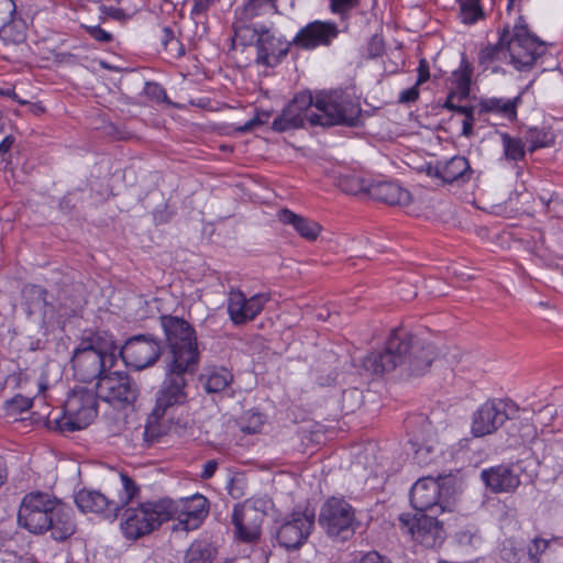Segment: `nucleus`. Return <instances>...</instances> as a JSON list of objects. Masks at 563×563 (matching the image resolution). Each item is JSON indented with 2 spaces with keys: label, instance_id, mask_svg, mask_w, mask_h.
<instances>
[{
  "label": "nucleus",
  "instance_id": "f257e3e1",
  "mask_svg": "<svg viewBox=\"0 0 563 563\" xmlns=\"http://www.w3.org/2000/svg\"><path fill=\"white\" fill-rule=\"evenodd\" d=\"M362 109L358 102L343 91L321 92L313 99L311 92L301 91L283 109L272 123L276 132L311 126L346 125L361 123Z\"/></svg>",
  "mask_w": 563,
  "mask_h": 563
},
{
  "label": "nucleus",
  "instance_id": "f03ea898",
  "mask_svg": "<svg viewBox=\"0 0 563 563\" xmlns=\"http://www.w3.org/2000/svg\"><path fill=\"white\" fill-rule=\"evenodd\" d=\"M18 523L36 536L49 532L51 538L59 542L76 531L71 508L42 490H33L23 496L18 510Z\"/></svg>",
  "mask_w": 563,
  "mask_h": 563
},
{
  "label": "nucleus",
  "instance_id": "7ed1b4c3",
  "mask_svg": "<svg viewBox=\"0 0 563 563\" xmlns=\"http://www.w3.org/2000/svg\"><path fill=\"white\" fill-rule=\"evenodd\" d=\"M519 22L515 24L512 32L509 25H505L499 33L498 42L487 45L478 53V63L485 69L494 62L505 60L520 71L529 70L542 54V44L529 33L526 25Z\"/></svg>",
  "mask_w": 563,
  "mask_h": 563
},
{
  "label": "nucleus",
  "instance_id": "20e7f679",
  "mask_svg": "<svg viewBox=\"0 0 563 563\" xmlns=\"http://www.w3.org/2000/svg\"><path fill=\"white\" fill-rule=\"evenodd\" d=\"M271 20L233 23V42L256 48L255 62L265 67H275L287 56L291 42L277 36Z\"/></svg>",
  "mask_w": 563,
  "mask_h": 563
},
{
  "label": "nucleus",
  "instance_id": "39448f33",
  "mask_svg": "<svg viewBox=\"0 0 563 563\" xmlns=\"http://www.w3.org/2000/svg\"><path fill=\"white\" fill-rule=\"evenodd\" d=\"M113 364V355L106 352L101 336L95 332L81 338L71 357L74 376L82 383L100 380Z\"/></svg>",
  "mask_w": 563,
  "mask_h": 563
},
{
  "label": "nucleus",
  "instance_id": "423d86ee",
  "mask_svg": "<svg viewBox=\"0 0 563 563\" xmlns=\"http://www.w3.org/2000/svg\"><path fill=\"white\" fill-rule=\"evenodd\" d=\"M198 365L165 362V376L155 394V406L152 410L155 419L187 402L189 377L195 375Z\"/></svg>",
  "mask_w": 563,
  "mask_h": 563
},
{
  "label": "nucleus",
  "instance_id": "0eeeda50",
  "mask_svg": "<svg viewBox=\"0 0 563 563\" xmlns=\"http://www.w3.org/2000/svg\"><path fill=\"white\" fill-rule=\"evenodd\" d=\"M173 509L167 497L126 508L120 525L123 536L128 540H137L152 533L170 520Z\"/></svg>",
  "mask_w": 563,
  "mask_h": 563
},
{
  "label": "nucleus",
  "instance_id": "6e6552de",
  "mask_svg": "<svg viewBox=\"0 0 563 563\" xmlns=\"http://www.w3.org/2000/svg\"><path fill=\"white\" fill-rule=\"evenodd\" d=\"M167 352L164 362L199 364L200 352L195 329L183 318L164 314L159 318Z\"/></svg>",
  "mask_w": 563,
  "mask_h": 563
},
{
  "label": "nucleus",
  "instance_id": "1a4fd4ad",
  "mask_svg": "<svg viewBox=\"0 0 563 563\" xmlns=\"http://www.w3.org/2000/svg\"><path fill=\"white\" fill-rule=\"evenodd\" d=\"M96 389L76 386L64 404V416L55 419V428L60 432H74L88 427L98 413Z\"/></svg>",
  "mask_w": 563,
  "mask_h": 563
},
{
  "label": "nucleus",
  "instance_id": "9d476101",
  "mask_svg": "<svg viewBox=\"0 0 563 563\" xmlns=\"http://www.w3.org/2000/svg\"><path fill=\"white\" fill-rule=\"evenodd\" d=\"M318 523L329 538L341 542L351 539L360 527L354 507L339 497H330L322 504Z\"/></svg>",
  "mask_w": 563,
  "mask_h": 563
},
{
  "label": "nucleus",
  "instance_id": "9b49d317",
  "mask_svg": "<svg viewBox=\"0 0 563 563\" xmlns=\"http://www.w3.org/2000/svg\"><path fill=\"white\" fill-rule=\"evenodd\" d=\"M439 514L415 512L401 514L398 518L402 533L409 534L421 545L433 549L445 540L442 523L437 519Z\"/></svg>",
  "mask_w": 563,
  "mask_h": 563
},
{
  "label": "nucleus",
  "instance_id": "f8f14e48",
  "mask_svg": "<svg viewBox=\"0 0 563 563\" xmlns=\"http://www.w3.org/2000/svg\"><path fill=\"white\" fill-rule=\"evenodd\" d=\"M120 355L126 366L142 371L153 366L161 358L162 342L151 333L135 334L124 342Z\"/></svg>",
  "mask_w": 563,
  "mask_h": 563
},
{
  "label": "nucleus",
  "instance_id": "ddd939ff",
  "mask_svg": "<svg viewBox=\"0 0 563 563\" xmlns=\"http://www.w3.org/2000/svg\"><path fill=\"white\" fill-rule=\"evenodd\" d=\"M95 387L99 399L112 405H133L140 396L137 383L124 372L109 371Z\"/></svg>",
  "mask_w": 563,
  "mask_h": 563
},
{
  "label": "nucleus",
  "instance_id": "4468645a",
  "mask_svg": "<svg viewBox=\"0 0 563 563\" xmlns=\"http://www.w3.org/2000/svg\"><path fill=\"white\" fill-rule=\"evenodd\" d=\"M314 521L316 514L313 509L296 507L276 532L279 545L287 550L299 549L310 536Z\"/></svg>",
  "mask_w": 563,
  "mask_h": 563
},
{
  "label": "nucleus",
  "instance_id": "2eb2a0df",
  "mask_svg": "<svg viewBox=\"0 0 563 563\" xmlns=\"http://www.w3.org/2000/svg\"><path fill=\"white\" fill-rule=\"evenodd\" d=\"M517 411L518 407L511 401L494 399L484 402L473 415V435L484 437L494 433Z\"/></svg>",
  "mask_w": 563,
  "mask_h": 563
},
{
  "label": "nucleus",
  "instance_id": "dca6fc26",
  "mask_svg": "<svg viewBox=\"0 0 563 563\" xmlns=\"http://www.w3.org/2000/svg\"><path fill=\"white\" fill-rule=\"evenodd\" d=\"M398 334L408 343V347L402 352L401 371L410 376L426 374L437 357L433 344L404 330H398Z\"/></svg>",
  "mask_w": 563,
  "mask_h": 563
},
{
  "label": "nucleus",
  "instance_id": "f3484780",
  "mask_svg": "<svg viewBox=\"0 0 563 563\" xmlns=\"http://www.w3.org/2000/svg\"><path fill=\"white\" fill-rule=\"evenodd\" d=\"M408 347V343L398 334V330L394 331L388 338L386 346L383 351L369 353L363 360L365 371L379 375L394 371L396 367L401 368L402 352Z\"/></svg>",
  "mask_w": 563,
  "mask_h": 563
},
{
  "label": "nucleus",
  "instance_id": "a211bd4d",
  "mask_svg": "<svg viewBox=\"0 0 563 563\" xmlns=\"http://www.w3.org/2000/svg\"><path fill=\"white\" fill-rule=\"evenodd\" d=\"M410 504L416 512L442 514L446 510V505L442 500L441 485L432 477L420 478L412 485Z\"/></svg>",
  "mask_w": 563,
  "mask_h": 563
},
{
  "label": "nucleus",
  "instance_id": "6ab92c4d",
  "mask_svg": "<svg viewBox=\"0 0 563 563\" xmlns=\"http://www.w3.org/2000/svg\"><path fill=\"white\" fill-rule=\"evenodd\" d=\"M268 294H256L250 298L240 290L231 289L228 298V313L235 325L254 320L269 301Z\"/></svg>",
  "mask_w": 563,
  "mask_h": 563
},
{
  "label": "nucleus",
  "instance_id": "aec40b11",
  "mask_svg": "<svg viewBox=\"0 0 563 563\" xmlns=\"http://www.w3.org/2000/svg\"><path fill=\"white\" fill-rule=\"evenodd\" d=\"M265 514L250 505H235L231 522L235 538L244 543H255L262 533Z\"/></svg>",
  "mask_w": 563,
  "mask_h": 563
},
{
  "label": "nucleus",
  "instance_id": "412c9836",
  "mask_svg": "<svg viewBox=\"0 0 563 563\" xmlns=\"http://www.w3.org/2000/svg\"><path fill=\"white\" fill-rule=\"evenodd\" d=\"M169 501L175 508L170 514V520L177 519L185 530L197 529L209 514V501L200 494L179 500L169 498Z\"/></svg>",
  "mask_w": 563,
  "mask_h": 563
},
{
  "label": "nucleus",
  "instance_id": "4be33fe9",
  "mask_svg": "<svg viewBox=\"0 0 563 563\" xmlns=\"http://www.w3.org/2000/svg\"><path fill=\"white\" fill-rule=\"evenodd\" d=\"M474 170L464 156H453L446 161H438L434 165L429 164L427 175L440 179L443 184L459 186L472 179Z\"/></svg>",
  "mask_w": 563,
  "mask_h": 563
},
{
  "label": "nucleus",
  "instance_id": "5701e85b",
  "mask_svg": "<svg viewBox=\"0 0 563 563\" xmlns=\"http://www.w3.org/2000/svg\"><path fill=\"white\" fill-rule=\"evenodd\" d=\"M338 34L339 29L335 23L313 21L302 27L291 43L299 48L313 49L330 45Z\"/></svg>",
  "mask_w": 563,
  "mask_h": 563
},
{
  "label": "nucleus",
  "instance_id": "b1692460",
  "mask_svg": "<svg viewBox=\"0 0 563 563\" xmlns=\"http://www.w3.org/2000/svg\"><path fill=\"white\" fill-rule=\"evenodd\" d=\"M519 471V466L500 464L483 470L481 478L492 493H512L521 483Z\"/></svg>",
  "mask_w": 563,
  "mask_h": 563
},
{
  "label": "nucleus",
  "instance_id": "393cba45",
  "mask_svg": "<svg viewBox=\"0 0 563 563\" xmlns=\"http://www.w3.org/2000/svg\"><path fill=\"white\" fill-rule=\"evenodd\" d=\"M367 196L377 201L395 206L408 205L410 202V192L402 188L398 183L384 180L369 183Z\"/></svg>",
  "mask_w": 563,
  "mask_h": 563
},
{
  "label": "nucleus",
  "instance_id": "a878e982",
  "mask_svg": "<svg viewBox=\"0 0 563 563\" xmlns=\"http://www.w3.org/2000/svg\"><path fill=\"white\" fill-rule=\"evenodd\" d=\"M75 504L81 512H93L104 519L114 520L109 497L98 490L82 488L75 495Z\"/></svg>",
  "mask_w": 563,
  "mask_h": 563
},
{
  "label": "nucleus",
  "instance_id": "bb28decb",
  "mask_svg": "<svg viewBox=\"0 0 563 563\" xmlns=\"http://www.w3.org/2000/svg\"><path fill=\"white\" fill-rule=\"evenodd\" d=\"M277 13V0H249L235 9L233 23L271 20Z\"/></svg>",
  "mask_w": 563,
  "mask_h": 563
},
{
  "label": "nucleus",
  "instance_id": "cd10ccee",
  "mask_svg": "<svg viewBox=\"0 0 563 563\" xmlns=\"http://www.w3.org/2000/svg\"><path fill=\"white\" fill-rule=\"evenodd\" d=\"M522 103V92L511 99L506 98H484L479 101V113L497 114L509 122L518 119V107Z\"/></svg>",
  "mask_w": 563,
  "mask_h": 563
},
{
  "label": "nucleus",
  "instance_id": "c85d7f7f",
  "mask_svg": "<svg viewBox=\"0 0 563 563\" xmlns=\"http://www.w3.org/2000/svg\"><path fill=\"white\" fill-rule=\"evenodd\" d=\"M141 487L126 473L119 474V487L112 495H108L110 500V509L114 512L117 519L120 511L125 508L134 499L139 498Z\"/></svg>",
  "mask_w": 563,
  "mask_h": 563
},
{
  "label": "nucleus",
  "instance_id": "c756f323",
  "mask_svg": "<svg viewBox=\"0 0 563 563\" xmlns=\"http://www.w3.org/2000/svg\"><path fill=\"white\" fill-rule=\"evenodd\" d=\"M277 217L282 223L291 225L301 238L308 241L317 240L322 230L318 222L299 216L289 209H282Z\"/></svg>",
  "mask_w": 563,
  "mask_h": 563
},
{
  "label": "nucleus",
  "instance_id": "7c9ffc66",
  "mask_svg": "<svg viewBox=\"0 0 563 563\" xmlns=\"http://www.w3.org/2000/svg\"><path fill=\"white\" fill-rule=\"evenodd\" d=\"M199 380L208 394L227 390L233 382V374L224 366H208L200 374Z\"/></svg>",
  "mask_w": 563,
  "mask_h": 563
},
{
  "label": "nucleus",
  "instance_id": "2f4dec72",
  "mask_svg": "<svg viewBox=\"0 0 563 563\" xmlns=\"http://www.w3.org/2000/svg\"><path fill=\"white\" fill-rule=\"evenodd\" d=\"M217 548L207 539L191 542L186 550L183 563H212L217 556Z\"/></svg>",
  "mask_w": 563,
  "mask_h": 563
},
{
  "label": "nucleus",
  "instance_id": "473e14b6",
  "mask_svg": "<svg viewBox=\"0 0 563 563\" xmlns=\"http://www.w3.org/2000/svg\"><path fill=\"white\" fill-rule=\"evenodd\" d=\"M338 187L347 195L366 194L369 181L354 172L342 173L336 177Z\"/></svg>",
  "mask_w": 563,
  "mask_h": 563
},
{
  "label": "nucleus",
  "instance_id": "72a5a7b5",
  "mask_svg": "<svg viewBox=\"0 0 563 563\" xmlns=\"http://www.w3.org/2000/svg\"><path fill=\"white\" fill-rule=\"evenodd\" d=\"M503 145V155L505 159L510 162H520L526 157V142L516 136H511L507 132H500Z\"/></svg>",
  "mask_w": 563,
  "mask_h": 563
},
{
  "label": "nucleus",
  "instance_id": "f704fd0d",
  "mask_svg": "<svg viewBox=\"0 0 563 563\" xmlns=\"http://www.w3.org/2000/svg\"><path fill=\"white\" fill-rule=\"evenodd\" d=\"M473 74V67L465 56L462 57L460 68L453 73V85L455 91L459 95V99L462 100L470 95L471 77Z\"/></svg>",
  "mask_w": 563,
  "mask_h": 563
},
{
  "label": "nucleus",
  "instance_id": "c9c22d12",
  "mask_svg": "<svg viewBox=\"0 0 563 563\" xmlns=\"http://www.w3.org/2000/svg\"><path fill=\"white\" fill-rule=\"evenodd\" d=\"M537 197L547 213L554 218H563V191L541 189Z\"/></svg>",
  "mask_w": 563,
  "mask_h": 563
},
{
  "label": "nucleus",
  "instance_id": "e433bc0d",
  "mask_svg": "<svg viewBox=\"0 0 563 563\" xmlns=\"http://www.w3.org/2000/svg\"><path fill=\"white\" fill-rule=\"evenodd\" d=\"M525 142L529 145V152L533 153L538 148L553 145L554 135L544 128H529L525 134Z\"/></svg>",
  "mask_w": 563,
  "mask_h": 563
},
{
  "label": "nucleus",
  "instance_id": "4c0bfd02",
  "mask_svg": "<svg viewBox=\"0 0 563 563\" xmlns=\"http://www.w3.org/2000/svg\"><path fill=\"white\" fill-rule=\"evenodd\" d=\"M482 0H460V15L465 24H473L484 18Z\"/></svg>",
  "mask_w": 563,
  "mask_h": 563
},
{
  "label": "nucleus",
  "instance_id": "58836bf2",
  "mask_svg": "<svg viewBox=\"0 0 563 563\" xmlns=\"http://www.w3.org/2000/svg\"><path fill=\"white\" fill-rule=\"evenodd\" d=\"M238 424L242 432L255 434L261 432L264 417L260 412L246 411L240 417Z\"/></svg>",
  "mask_w": 563,
  "mask_h": 563
},
{
  "label": "nucleus",
  "instance_id": "ea45409f",
  "mask_svg": "<svg viewBox=\"0 0 563 563\" xmlns=\"http://www.w3.org/2000/svg\"><path fill=\"white\" fill-rule=\"evenodd\" d=\"M16 5L13 0H0V33L11 27Z\"/></svg>",
  "mask_w": 563,
  "mask_h": 563
},
{
  "label": "nucleus",
  "instance_id": "a19ab883",
  "mask_svg": "<svg viewBox=\"0 0 563 563\" xmlns=\"http://www.w3.org/2000/svg\"><path fill=\"white\" fill-rule=\"evenodd\" d=\"M25 298L31 300L34 309H42L46 307V295L47 291L45 288L38 285H30L24 288L23 291Z\"/></svg>",
  "mask_w": 563,
  "mask_h": 563
},
{
  "label": "nucleus",
  "instance_id": "79ce46f5",
  "mask_svg": "<svg viewBox=\"0 0 563 563\" xmlns=\"http://www.w3.org/2000/svg\"><path fill=\"white\" fill-rule=\"evenodd\" d=\"M271 117H272V111L257 110L255 115L252 119L246 121L243 125L239 126L236 130L241 133L250 132L257 126L267 124Z\"/></svg>",
  "mask_w": 563,
  "mask_h": 563
},
{
  "label": "nucleus",
  "instance_id": "37998d69",
  "mask_svg": "<svg viewBox=\"0 0 563 563\" xmlns=\"http://www.w3.org/2000/svg\"><path fill=\"white\" fill-rule=\"evenodd\" d=\"M33 400L29 397H24L22 395H16L12 399L7 400L5 408L7 411L16 415L26 411L32 407Z\"/></svg>",
  "mask_w": 563,
  "mask_h": 563
},
{
  "label": "nucleus",
  "instance_id": "c03bdc74",
  "mask_svg": "<svg viewBox=\"0 0 563 563\" xmlns=\"http://www.w3.org/2000/svg\"><path fill=\"white\" fill-rule=\"evenodd\" d=\"M192 8L190 16L196 22H201L207 18L208 11L216 3V0H191Z\"/></svg>",
  "mask_w": 563,
  "mask_h": 563
},
{
  "label": "nucleus",
  "instance_id": "a18cd8bd",
  "mask_svg": "<svg viewBox=\"0 0 563 563\" xmlns=\"http://www.w3.org/2000/svg\"><path fill=\"white\" fill-rule=\"evenodd\" d=\"M329 2L331 12L342 18L358 5V0H329Z\"/></svg>",
  "mask_w": 563,
  "mask_h": 563
},
{
  "label": "nucleus",
  "instance_id": "49530a36",
  "mask_svg": "<svg viewBox=\"0 0 563 563\" xmlns=\"http://www.w3.org/2000/svg\"><path fill=\"white\" fill-rule=\"evenodd\" d=\"M144 92L148 98H151L157 102L169 103L166 90L164 89V87L162 85H159L157 82H146Z\"/></svg>",
  "mask_w": 563,
  "mask_h": 563
},
{
  "label": "nucleus",
  "instance_id": "de8ad7c7",
  "mask_svg": "<svg viewBox=\"0 0 563 563\" xmlns=\"http://www.w3.org/2000/svg\"><path fill=\"white\" fill-rule=\"evenodd\" d=\"M100 13L107 18H110L115 21H124L128 19V14L121 8L111 5V4H101Z\"/></svg>",
  "mask_w": 563,
  "mask_h": 563
},
{
  "label": "nucleus",
  "instance_id": "09e8293b",
  "mask_svg": "<svg viewBox=\"0 0 563 563\" xmlns=\"http://www.w3.org/2000/svg\"><path fill=\"white\" fill-rule=\"evenodd\" d=\"M86 32L96 41L100 43H110L113 40V36L111 33L107 32L106 30L101 29L99 25H88L85 26Z\"/></svg>",
  "mask_w": 563,
  "mask_h": 563
},
{
  "label": "nucleus",
  "instance_id": "8fccbe9b",
  "mask_svg": "<svg viewBox=\"0 0 563 563\" xmlns=\"http://www.w3.org/2000/svg\"><path fill=\"white\" fill-rule=\"evenodd\" d=\"M418 87L419 85L415 84L412 87L402 90L399 93L398 102L409 104L417 101L420 93Z\"/></svg>",
  "mask_w": 563,
  "mask_h": 563
},
{
  "label": "nucleus",
  "instance_id": "3c124183",
  "mask_svg": "<svg viewBox=\"0 0 563 563\" xmlns=\"http://www.w3.org/2000/svg\"><path fill=\"white\" fill-rule=\"evenodd\" d=\"M549 545V542L544 539L536 538L532 545L529 547L528 553L532 561L536 560L539 553H542Z\"/></svg>",
  "mask_w": 563,
  "mask_h": 563
},
{
  "label": "nucleus",
  "instance_id": "603ef678",
  "mask_svg": "<svg viewBox=\"0 0 563 563\" xmlns=\"http://www.w3.org/2000/svg\"><path fill=\"white\" fill-rule=\"evenodd\" d=\"M164 51L175 58H179L185 55L184 45L177 37L174 38L167 46H165Z\"/></svg>",
  "mask_w": 563,
  "mask_h": 563
},
{
  "label": "nucleus",
  "instance_id": "864d4df0",
  "mask_svg": "<svg viewBox=\"0 0 563 563\" xmlns=\"http://www.w3.org/2000/svg\"><path fill=\"white\" fill-rule=\"evenodd\" d=\"M358 563H393L388 558L380 555L376 551L365 553Z\"/></svg>",
  "mask_w": 563,
  "mask_h": 563
},
{
  "label": "nucleus",
  "instance_id": "5fc2aeb1",
  "mask_svg": "<svg viewBox=\"0 0 563 563\" xmlns=\"http://www.w3.org/2000/svg\"><path fill=\"white\" fill-rule=\"evenodd\" d=\"M417 70H418V78H417L416 84L420 86V85L424 84L426 81H428L430 78L429 63L426 59H420Z\"/></svg>",
  "mask_w": 563,
  "mask_h": 563
},
{
  "label": "nucleus",
  "instance_id": "6e6d98bb",
  "mask_svg": "<svg viewBox=\"0 0 563 563\" xmlns=\"http://www.w3.org/2000/svg\"><path fill=\"white\" fill-rule=\"evenodd\" d=\"M218 468V462L216 460H209L205 463L200 477L202 479L211 478Z\"/></svg>",
  "mask_w": 563,
  "mask_h": 563
},
{
  "label": "nucleus",
  "instance_id": "4d7b16f0",
  "mask_svg": "<svg viewBox=\"0 0 563 563\" xmlns=\"http://www.w3.org/2000/svg\"><path fill=\"white\" fill-rule=\"evenodd\" d=\"M174 38H176V36L172 27L165 26L162 29L159 41L163 47L167 46Z\"/></svg>",
  "mask_w": 563,
  "mask_h": 563
},
{
  "label": "nucleus",
  "instance_id": "13d9d810",
  "mask_svg": "<svg viewBox=\"0 0 563 563\" xmlns=\"http://www.w3.org/2000/svg\"><path fill=\"white\" fill-rule=\"evenodd\" d=\"M143 435L145 442H147L148 445H152L157 441L159 432L156 430L155 427L146 426Z\"/></svg>",
  "mask_w": 563,
  "mask_h": 563
},
{
  "label": "nucleus",
  "instance_id": "bf43d9fd",
  "mask_svg": "<svg viewBox=\"0 0 563 563\" xmlns=\"http://www.w3.org/2000/svg\"><path fill=\"white\" fill-rule=\"evenodd\" d=\"M475 118L470 117L468 119H463L462 122V135L468 137L473 134V125H474Z\"/></svg>",
  "mask_w": 563,
  "mask_h": 563
},
{
  "label": "nucleus",
  "instance_id": "052dcab7",
  "mask_svg": "<svg viewBox=\"0 0 563 563\" xmlns=\"http://www.w3.org/2000/svg\"><path fill=\"white\" fill-rule=\"evenodd\" d=\"M456 97L459 98V95L455 91H450V93L448 95L446 100L443 104V108L455 112L456 108L460 106V104L454 103V99Z\"/></svg>",
  "mask_w": 563,
  "mask_h": 563
},
{
  "label": "nucleus",
  "instance_id": "680f3d73",
  "mask_svg": "<svg viewBox=\"0 0 563 563\" xmlns=\"http://www.w3.org/2000/svg\"><path fill=\"white\" fill-rule=\"evenodd\" d=\"M14 143V137L12 135L5 136L0 143V155L7 154Z\"/></svg>",
  "mask_w": 563,
  "mask_h": 563
},
{
  "label": "nucleus",
  "instance_id": "e2e57ef3",
  "mask_svg": "<svg viewBox=\"0 0 563 563\" xmlns=\"http://www.w3.org/2000/svg\"><path fill=\"white\" fill-rule=\"evenodd\" d=\"M8 478V468L4 459L0 456V488L4 485Z\"/></svg>",
  "mask_w": 563,
  "mask_h": 563
},
{
  "label": "nucleus",
  "instance_id": "0e129e2a",
  "mask_svg": "<svg viewBox=\"0 0 563 563\" xmlns=\"http://www.w3.org/2000/svg\"><path fill=\"white\" fill-rule=\"evenodd\" d=\"M456 113L464 115V119L474 117V108L470 106H459L455 110Z\"/></svg>",
  "mask_w": 563,
  "mask_h": 563
},
{
  "label": "nucleus",
  "instance_id": "69168bd1",
  "mask_svg": "<svg viewBox=\"0 0 563 563\" xmlns=\"http://www.w3.org/2000/svg\"><path fill=\"white\" fill-rule=\"evenodd\" d=\"M0 96H4V97H9V98H15L16 93H15L14 89H11V88L2 89V88H0Z\"/></svg>",
  "mask_w": 563,
  "mask_h": 563
},
{
  "label": "nucleus",
  "instance_id": "338daca9",
  "mask_svg": "<svg viewBox=\"0 0 563 563\" xmlns=\"http://www.w3.org/2000/svg\"><path fill=\"white\" fill-rule=\"evenodd\" d=\"M13 100L18 101L20 104H25L26 101L22 100V98H19L18 96L15 98H12Z\"/></svg>",
  "mask_w": 563,
  "mask_h": 563
},
{
  "label": "nucleus",
  "instance_id": "774afa93",
  "mask_svg": "<svg viewBox=\"0 0 563 563\" xmlns=\"http://www.w3.org/2000/svg\"><path fill=\"white\" fill-rule=\"evenodd\" d=\"M13 100L18 101L20 104H25L26 101L22 100V98H19L18 96L15 98H12Z\"/></svg>",
  "mask_w": 563,
  "mask_h": 563
}]
</instances>
